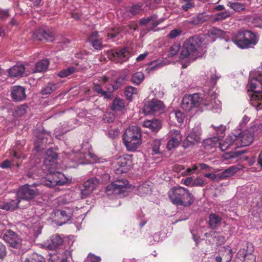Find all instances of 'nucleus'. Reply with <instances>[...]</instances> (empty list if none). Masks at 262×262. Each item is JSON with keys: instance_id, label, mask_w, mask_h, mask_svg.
I'll use <instances>...</instances> for the list:
<instances>
[{"instance_id": "1", "label": "nucleus", "mask_w": 262, "mask_h": 262, "mask_svg": "<svg viewBox=\"0 0 262 262\" xmlns=\"http://www.w3.org/2000/svg\"><path fill=\"white\" fill-rule=\"evenodd\" d=\"M204 39L200 35H196L187 39L182 45L180 58L183 62L186 59L189 63L196 58L198 50Z\"/></svg>"}, {"instance_id": "2", "label": "nucleus", "mask_w": 262, "mask_h": 262, "mask_svg": "<svg viewBox=\"0 0 262 262\" xmlns=\"http://www.w3.org/2000/svg\"><path fill=\"white\" fill-rule=\"evenodd\" d=\"M168 195L171 203L176 206L189 207L194 200L193 194L187 189L181 186L171 188Z\"/></svg>"}, {"instance_id": "3", "label": "nucleus", "mask_w": 262, "mask_h": 262, "mask_svg": "<svg viewBox=\"0 0 262 262\" xmlns=\"http://www.w3.org/2000/svg\"><path fill=\"white\" fill-rule=\"evenodd\" d=\"M122 139L128 151H136L142 144V133L140 127L138 126L127 127L123 135Z\"/></svg>"}, {"instance_id": "4", "label": "nucleus", "mask_w": 262, "mask_h": 262, "mask_svg": "<svg viewBox=\"0 0 262 262\" xmlns=\"http://www.w3.org/2000/svg\"><path fill=\"white\" fill-rule=\"evenodd\" d=\"M233 42L241 49L253 48L258 42L256 35L252 31L241 30L232 37Z\"/></svg>"}, {"instance_id": "5", "label": "nucleus", "mask_w": 262, "mask_h": 262, "mask_svg": "<svg viewBox=\"0 0 262 262\" xmlns=\"http://www.w3.org/2000/svg\"><path fill=\"white\" fill-rule=\"evenodd\" d=\"M248 85L250 91L254 94L252 95V101L257 110H262V75L250 79Z\"/></svg>"}, {"instance_id": "6", "label": "nucleus", "mask_w": 262, "mask_h": 262, "mask_svg": "<svg viewBox=\"0 0 262 262\" xmlns=\"http://www.w3.org/2000/svg\"><path fill=\"white\" fill-rule=\"evenodd\" d=\"M209 105L203 102V99L198 93L185 95L182 100L181 107L186 112L192 111L198 108L201 105Z\"/></svg>"}, {"instance_id": "7", "label": "nucleus", "mask_w": 262, "mask_h": 262, "mask_svg": "<svg viewBox=\"0 0 262 262\" xmlns=\"http://www.w3.org/2000/svg\"><path fill=\"white\" fill-rule=\"evenodd\" d=\"M128 182L126 180H117L107 185L105 188L107 195L111 194L120 195V197L125 195L128 189Z\"/></svg>"}, {"instance_id": "8", "label": "nucleus", "mask_w": 262, "mask_h": 262, "mask_svg": "<svg viewBox=\"0 0 262 262\" xmlns=\"http://www.w3.org/2000/svg\"><path fill=\"white\" fill-rule=\"evenodd\" d=\"M39 194V190L36 188V185L28 184L21 186L16 194V196L20 200H25L30 202L34 199Z\"/></svg>"}, {"instance_id": "9", "label": "nucleus", "mask_w": 262, "mask_h": 262, "mask_svg": "<svg viewBox=\"0 0 262 262\" xmlns=\"http://www.w3.org/2000/svg\"><path fill=\"white\" fill-rule=\"evenodd\" d=\"M131 56L130 51L127 47L116 49L107 52V57L115 63L122 64L127 61Z\"/></svg>"}, {"instance_id": "10", "label": "nucleus", "mask_w": 262, "mask_h": 262, "mask_svg": "<svg viewBox=\"0 0 262 262\" xmlns=\"http://www.w3.org/2000/svg\"><path fill=\"white\" fill-rule=\"evenodd\" d=\"M165 109V105L162 101L154 98L144 104L143 111L145 115H154L157 112H164Z\"/></svg>"}, {"instance_id": "11", "label": "nucleus", "mask_w": 262, "mask_h": 262, "mask_svg": "<svg viewBox=\"0 0 262 262\" xmlns=\"http://www.w3.org/2000/svg\"><path fill=\"white\" fill-rule=\"evenodd\" d=\"M231 137L234 138L236 147L248 146L253 140L252 134L247 131L242 132L238 136L232 134Z\"/></svg>"}, {"instance_id": "12", "label": "nucleus", "mask_w": 262, "mask_h": 262, "mask_svg": "<svg viewBox=\"0 0 262 262\" xmlns=\"http://www.w3.org/2000/svg\"><path fill=\"white\" fill-rule=\"evenodd\" d=\"M116 164L118 167L116 169L117 173L127 172L133 165V160L131 155H125L120 156L117 160Z\"/></svg>"}, {"instance_id": "13", "label": "nucleus", "mask_w": 262, "mask_h": 262, "mask_svg": "<svg viewBox=\"0 0 262 262\" xmlns=\"http://www.w3.org/2000/svg\"><path fill=\"white\" fill-rule=\"evenodd\" d=\"M63 177L62 173L58 171L48 173L45 178V185L49 187L63 185L65 184V181L62 180Z\"/></svg>"}, {"instance_id": "14", "label": "nucleus", "mask_w": 262, "mask_h": 262, "mask_svg": "<svg viewBox=\"0 0 262 262\" xmlns=\"http://www.w3.org/2000/svg\"><path fill=\"white\" fill-rule=\"evenodd\" d=\"M4 240L14 248H19L21 245V239L19 235L11 230H8L3 236Z\"/></svg>"}, {"instance_id": "15", "label": "nucleus", "mask_w": 262, "mask_h": 262, "mask_svg": "<svg viewBox=\"0 0 262 262\" xmlns=\"http://www.w3.org/2000/svg\"><path fill=\"white\" fill-rule=\"evenodd\" d=\"M32 38L33 40L35 41L52 42L54 40L55 34L53 32L50 30L38 29L34 32Z\"/></svg>"}, {"instance_id": "16", "label": "nucleus", "mask_w": 262, "mask_h": 262, "mask_svg": "<svg viewBox=\"0 0 262 262\" xmlns=\"http://www.w3.org/2000/svg\"><path fill=\"white\" fill-rule=\"evenodd\" d=\"M99 183V180L95 178H92L85 182L83 188L81 189V197L84 199L89 195Z\"/></svg>"}, {"instance_id": "17", "label": "nucleus", "mask_w": 262, "mask_h": 262, "mask_svg": "<svg viewBox=\"0 0 262 262\" xmlns=\"http://www.w3.org/2000/svg\"><path fill=\"white\" fill-rule=\"evenodd\" d=\"M19 203L20 200L15 195L14 199H11L8 202H0V209L7 211H13L20 207Z\"/></svg>"}, {"instance_id": "18", "label": "nucleus", "mask_w": 262, "mask_h": 262, "mask_svg": "<svg viewBox=\"0 0 262 262\" xmlns=\"http://www.w3.org/2000/svg\"><path fill=\"white\" fill-rule=\"evenodd\" d=\"M11 96L15 101H21L26 97L25 89L21 86H14L11 90Z\"/></svg>"}, {"instance_id": "19", "label": "nucleus", "mask_w": 262, "mask_h": 262, "mask_svg": "<svg viewBox=\"0 0 262 262\" xmlns=\"http://www.w3.org/2000/svg\"><path fill=\"white\" fill-rule=\"evenodd\" d=\"M143 125L152 132L157 133L162 127V122L158 119L146 120L144 121Z\"/></svg>"}, {"instance_id": "20", "label": "nucleus", "mask_w": 262, "mask_h": 262, "mask_svg": "<svg viewBox=\"0 0 262 262\" xmlns=\"http://www.w3.org/2000/svg\"><path fill=\"white\" fill-rule=\"evenodd\" d=\"M63 239L59 235H53L47 243V248L50 250H55L63 243Z\"/></svg>"}, {"instance_id": "21", "label": "nucleus", "mask_w": 262, "mask_h": 262, "mask_svg": "<svg viewBox=\"0 0 262 262\" xmlns=\"http://www.w3.org/2000/svg\"><path fill=\"white\" fill-rule=\"evenodd\" d=\"M242 168L243 166L240 165H236L230 166L222 172L221 177L223 179H226L234 175L237 171L242 169Z\"/></svg>"}, {"instance_id": "22", "label": "nucleus", "mask_w": 262, "mask_h": 262, "mask_svg": "<svg viewBox=\"0 0 262 262\" xmlns=\"http://www.w3.org/2000/svg\"><path fill=\"white\" fill-rule=\"evenodd\" d=\"M25 68L24 65L14 66L9 69V74L11 77H22Z\"/></svg>"}, {"instance_id": "23", "label": "nucleus", "mask_w": 262, "mask_h": 262, "mask_svg": "<svg viewBox=\"0 0 262 262\" xmlns=\"http://www.w3.org/2000/svg\"><path fill=\"white\" fill-rule=\"evenodd\" d=\"M47 136H49L48 134L40 133L37 136V139L35 141V148L36 150H39L43 148L42 145L47 143Z\"/></svg>"}, {"instance_id": "24", "label": "nucleus", "mask_w": 262, "mask_h": 262, "mask_svg": "<svg viewBox=\"0 0 262 262\" xmlns=\"http://www.w3.org/2000/svg\"><path fill=\"white\" fill-rule=\"evenodd\" d=\"M24 262H46L45 258L36 253H31L25 258Z\"/></svg>"}, {"instance_id": "25", "label": "nucleus", "mask_w": 262, "mask_h": 262, "mask_svg": "<svg viewBox=\"0 0 262 262\" xmlns=\"http://www.w3.org/2000/svg\"><path fill=\"white\" fill-rule=\"evenodd\" d=\"M49 64V61L48 59H43L36 63L33 69V72H42L45 71Z\"/></svg>"}, {"instance_id": "26", "label": "nucleus", "mask_w": 262, "mask_h": 262, "mask_svg": "<svg viewBox=\"0 0 262 262\" xmlns=\"http://www.w3.org/2000/svg\"><path fill=\"white\" fill-rule=\"evenodd\" d=\"M222 218L215 213H211L209 215V225L211 229H215L220 224Z\"/></svg>"}, {"instance_id": "27", "label": "nucleus", "mask_w": 262, "mask_h": 262, "mask_svg": "<svg viewBox=\"0 0 262 262\" xmlns=\"http://www.w3.org/2000/svg\"><path fill=\"white\" fill-rule=\"evenodd\" d=\"M235 144L234 138L231 137V134L223 142H219V146L222 151H225L228 149L230 147Z\"/></svg>"}, {"instance_id": "28", "label": "nucleus", "mask_w": 262, "mask_h": 262, "mask_svg": "<svg viewBox=\"0 0 262 262\" xmlns=\"http://www.w3.org/2000/svg\"><path fill=\"white\" fill-rule=\"evenodd\" d=\"M125 107L124 101L120 98H115L112 104L111 109L114 111H120Z\"/></svg>"}, {"instance_id": "29", "label": "nucleus", "mask_w": 262, "mask_h": 262, "mask_svg": "<svg viewBox=\"0 0 262 262\" xmlns=\"http://www.w3.org/2000/svg\"><path fill=\"white\" fill-rule=\"evenodd\" d=\"M203 144L205 149H210L219 144V139L216 137L207 139L203 141Z\"/></svg>"}, {"instance_id": "30", "label": "nucleus", "mask_w": 262, "mask_h": 262, "mask_svg": "<svg viewBox=\"0 0 262 262\" xmlns=\"http://www.w3.org/2000/svg\"><path fill=\"white\" fill-rule=\"evenodd\" d=\"M126 27L123 26L111 28L107 33L108 38L109 39H114L116 38L120 33L122 32H124V30L126 29Z\"/></svg>"}, {"instance_id": "31", "label": "nucleus", "mask_w": 262, "mask_h": 262, "mask_svg": "<svg viewBox=\"0 0 262 262\" xmlns=\"http://www.w3.org/2000/svg\"><path fill=\"white\" fill-rule=\"evenodd\" d=\"M164 66L163 62L160 59L156 60L150 62L148 64V67L146 69L145 71L147 73H150L152 71L158 69Z\"/></svg>"}, {"instance_id": "32", "label": "nucleus", "mask_w": 262, "mask_h": 262, "mask_svg": "<svg viewBox=\"0 0 262 262\" xmlns=\"http://www.w3.org/2000/svg\"><path fill=\"white\" fill-rule=\"evenodd\" d=\"M57 158L58 156L56 152L52 149H48L46 153L44 163L46 165H47L48 162H54Z\"/></svg>"}, {"instance_id": "33", "label": "nucleus", "mask_w": 262, "mask_h": 262, "mask_svg": "<svg viewBox=\"0 0 262 262\" xmlns=\"http://www.w3.org/2000/svg\"><path fill=\"white\" fill-rule=\"evenodd\" d=\"M57 259L56 262H70V259L71 258V252L68 250H65L61 253L58 254Z\"/></svg>"}, {"instance_id": "34", "label": "nucleus", "mask_w": 262, "mask_h": 262, "mask_svg": "<svg viewBox=\"0 0 262 262\" xmlns=\"http://www.w3.org/2000/svg\"><path fill=\"white\" fill-rule=\"evenodd\" d=\"M138 191L141 195L149 194L151 192V186L147 183H143L138 187Z\"/></svg>"}, {"instance_id": "35", "label": "nucleus", "mask_w": 262, "mask_h": 262, "mask_svg": "<svg viewBox=\"0 0 262 262\" xmlns=\"http://www.w3.org/2000/svg\"><path fill=\"white\" fill-rule=\"evenodd\" d=\"M144 79V75L142 72H137L132 75L130 80L134 84L139 85Z\"/></svg>"}, {"instance_id": "36", "label": "nucleus", "mask_w": 262, "mask_h": 262, "mask_svg": "<svg viewBox=\"0 0 262 262\" xmlns=\"http://www.w3.org/2000/svg\"><path fill=\"white\" fill-rule=\"evenodd\" d=\"M93 90L99 96H103L105 98L108 97L107 92L103 90L102 86L99 84L94 83L93 84Z\"/></svg>"}, {"instance_id": "37", "label": "nucleus", "mask_w": 262, "mask_h": 262, "mask_svg": "<svg viewBox=\"0 0 262 262\" xmlns=\"http://www.w3.org/2000/svg\"><path fill=\"white\" fill-rule=\"evenodd\" d=\"M181 48L180 44L179 42H174L169 48L168 52V56L172 57L174 56L179 51Z\"/></svg>"}, {"instance_id": "38", "label": "nucleus", "mask_w": 262, "mask_h": 262, "mask_svg": "<svg viewBox=\"0 0 262 262\" xmlns=\"http://www.w3.org/2000/svg\"><path fill=\"white\" fill-rule=\"evenodd\" d=\"M57 85L55 83H49L41 90V93L43 95L49 94L56 90Z\"/></svg>"}, {"instance_id": "39", "label": "nucleus", "mask_w": 262, "mask_h": 262, "mask_svg": "<svg viewBox=\"0 0 262 262\" xmlns=\"http://www.w3.org/2000/svg\"><path fill=\"white\" fill-rule=\"evenodd\" d=\"M75 71L76 68L73 67H70L66 69L60 71L58 73V76L61 78H64L74 73Z\"/></svg>"}, {"instance_id": "40", "label": "nucleus", "mask_w": 262, "mask_h": 262, "mask_svg": "<svg viewBox=\"0 0 262 262\" xmlns=\"http://www.w3.org/2000/svg\"><path fill=\"white\" fill-rule=\"evenodd\" d=\"M231 15L230 13L228 11L221 12L216 14L213 17L214 21H219L225 19L226 18L230 17Z\"/></svg>"}, {"instance_id": "41", "label": "nucleus", "mask_w": 262, "mask_h": 262, "mask_svg": "<svg viewBox=\"0 0 262 262\" xmlns=\"http://www.w3.org/2000/svg\"><path fill=\"white\" fill-rule=\"evenodd\" d=\"M169 137L170 139H177L180 142H181L182 139V136L181 134L180 131L175 129H172L170 131L169 134Z\"/></svg>"}, {"instance_id": "42", "label": "nucleus", "mask_w": 262, "mask_h": 262, "mask_svg": "<svg viewBox=\"0 0 262 262\" xmlns=\"http://www.w3.org/2000/svg\"><path fill=\"white\" fill-rule=\"evenodd\" d=\"M181 142L178 140L169 139L167 143L166 147L168 150H171L177 148L180 145Z\"/></svg>"}, {"instance_id": "43", "label": "nucleus", "mask_w": 262, "mask_h": 262, "mask_svg": "<svg viewBox=\"0 0 262 262\" xmlns=\"http://www.w3.org/2000/svg\"><path fill=\"white\" fill-rule=\"evenodd\" d=\"M161 144V140L155 139L151 143L152 150L155 154L160 153V146Z\"/></svg>"}, {"instance_id": "44", "label": "nucleus", "mask_w": 262, "mask_h": 262, "mask_svg": "<svg viewBox=\"0 0 262 262\" xmlns=\"http://www.w3.org/2000/svg\"><path fill=\"white\" fill-rule=\"evenodd\" d=\"M189 139L191 140L194 144L199 143L201 141V138L200 134H196L195 132H192L188 136Z\"/></svg>"}, {"instance_id": "45", "label": "nucleus", "mask_w": 262, "mask_h": 262, "mask_svg": "<svg viewBox=\"0 0 262 262\" xmlns=\"http://www.w3.org/2000/svg\"><path fill=\"white\" fill-rule=\"evenodd\" d=\"M137 89L132 86H128L125 89V95L128 100L132 99V95L136 94Z\"/></svg>"}, {"instance_id": "46", "label": "nucleus", "mask_w": 262, "mask_h": 262, "mask_svg": "<svg viewBox=\"0 0 262 262\" xmlns=\"http://www.w3.org/2000/svg\"><path fill=\"white\" fill-rule=\"evenodd\" d=\"M244 150H236L234 151H230L228 153H227L225 155V158L226 159H229V158H234L238 157L240 155H243L244 154Z\"/></svg>"}, {"instance_id": "47", "label": "nucleus", "mask_w": 262, "mask_h": 262, "mask_svg": "<svg viewBox=\"0 0 262 262\" xmlns=\"http://www.w3.org/2000/svg\"><path fill=\"white\" fill-rule=\"evenodd\" d=\"M92 46L97 50H100L102 49L103 47V45L102 43V39L100 38L99 39L95 40L94 41L91 42Z\"/></svg>"}, {"instance_id": "48", "label": "nucleus", "mask_w": 262, "mask_h": 262, "mask_svg": "<svg viewBox=\"0 0 262 262\" xmlns=\"http://www.w3.org/2000/svg\"><path fill=\"white\" fill-rule=\"evenodd\" d=\"M27 106L25 105H22L18 107L15 110V115L18 116H21L26 113V109Z\"/></svg>"}, {"instance_id": "49", "label": "nucleus", "mask_w": 262, "mask_h": 262, "mask_svg": "<svg viewBox=\"0 0 262 262\" xmlns=\"http://www.w3.org/2000/svg\"><path fill=\"white\" fill-rule=\"evenodd\" d=\"M179 123H182L184 120V115L180 110H174L172 112Z\"/></svg>"}, {"instance_id": "50", "label": "nucleus", "mask_w": 262, "mask_h": 262, "mask_svg": "<svg viewBox=\"0 0 262 262\" xmlns=\"http://www.w3.org/2000/svg\"><path fill=\"white\" fill-rule=\"evenodd\" d=\"M182 33V31L179 29L172 30L168 34L169 38L171 39L174 38L179 36Z\"/></svg>"}, {"instance_id": "51", "label": "nucleus", "mask_w": 262, "mask_h": 262, "mask_svg": "<svg viewBox=\"0 0 262 262\" xmlns=\"http://www.w3.org/2000/svg\"><path fill=\"white\" fill-rule=\"evenodd\" d=\"M252 23L255 27L262 28V18L255 17L253 18Z\"/></svg>"}, {"instance_id": "52", "label": "nucleus", "mask_w": 262, "mask_h": 262, "mask_svg": "<svg viewBox=\"0 0 262 262\" xmlns=\"http://www.w3.org/2000/svg\"><path fill=\"white\" fill-rule=\"evenodd\" d=\"M194 143L187 137L182 143V146L185 148L192 147L194 145Z\"/></svg>"}, {"instance_id": "53", "label": "nucleus", "mask_w": 262, "mask_h": 262, "mask_svg": "<svg viewBox=\"0 0 262 262\" xmlns=\"http://www.w3.org/2000/svg\"><path fill=\"white\" fill-rule=\"evenodd\" d=\"M141 11V6L139 5H134L130 8V12L134 15L139 14Z\"/></svg>"}, {"instance_id": "54", "label": "nucleus", "mask_w": 262, "mask_h": 262, "mask_svg": "<svg viewBox=\"0 0 262 262\" xmlns=\"http://www.w3.org/2000/svg\"><path fill=\"white\" fill-rule=\"evenodd\" d=\"M10 16L9 11L8 9H0V20H4Z\"/></svg>"}, {"instance_id": "55", "label": "nucleus", "mask_w": 262, "mask_h": 262, "mask_svg": "<svg viewBox=\"0 0 262 262\" xmlns=\"http://www.w3.org/2000/svg\"><path fill=\"white\" fill-rule=\"evenodd\" d=\"M100 37L98 34V32L97 31L93 32L90 35L88 40L90 42L99 39Z\"/></svg>"}, {"instance_id": "56", "label": "nucleus", "mask_w": 262, "mask_h": 262, "mask_svg": "<svg viewBox=\"0 0 262 262\" xmlns=\"http://www.w3.org/2000/svg\"><path fill=\"white\" fill-rule=\"evenodd\" d=\"M149 17H151V20L149 22L151 25V28L153 29L158 26L159 24V22L157 20V16L156 15H153L149 16Z\"/></svg>"}, {"instance_id": "57", "label": "nucleus", "mask_w": 262, "mask_h": 262, "mask_svg": "<svg viewBox=\"0 0 262 262\" xmlns=\"http://www.w3.org/2000/svg\"><path fill=\"white\" fill-rule=\"evenodd\" d=\"M230 7L236 11H239L243 9V5L238 3H232L230 4Z\"/></svg>"}, {"instance_id": "58", "label": "nucleus", "mask_w": 262, "mask_h": 262, "mask_svg": "<svg viewBox=\"0 0 262 262\" xmlns=\"http://www.w3.org/2000/svg\"><path fill=\"white\" fill-rule=\"evenodd\" d=\"M6 255V248L5 245L0 242V259L3 258Z\"/></svg>"}, {"instance_id": "59", "label": "nucleus", "mask_w": 262, "mask_h": 262, "mask_svg": "<svg viewBox=\"0 0 262 262\" xmlns=\"http://www.w3.org/2000/svg\"><path fill=\"white\" fill-rule=\"evenodd\" d=\"M222 31L221 30L217 29L215 28H212L208 31V33L210 35L214 36L220 35L222 34Z\"/></svg>"}, {"instance_id": "60", "label": "nucleus", "mask_w": 262, "mask_h": 262, "mask_svg": "<svg viewBox=\"0 0 262 262\" xmlns=\"http://www.w3.org/2000/svg\"><path fill=\"white\" fill-rule=\"evenodd\" d=\"M204 185V180L203 179L197 178L194 180L192 186H203Z\"/></svg>"}, {"instance_id": "61", "label": "nucleus", "mask_w": 262, "mask_h": 262, "mask_svg": "<svg viewBox=\"0 0 262 262\" xmlns=\"http://www.w3.org/2000/svg\"><path fill=\"white\" fill-rule=\"evenodd\" d=\"M182 181L183 182V184L187 186H192V184L194 181L191 177H187L185 179H182Z\"/></svg>"}, {"instance_id": "62", "label": "nucleus", "mask_w": 262, "mask_h": 262, "mask_svg": "<svg viewBox=\"0 0 262 262\" xmlns=\"http://www.w3.org/2000/svg\"><path fill=\"white\" fill-rule=\"evenodd\" d=\"M151 17H149L147 18H142L139 21L140 25L141 26H145L147 25V24L149 23L150 21L151 20Z\"/></svg>"}, {"instance_id": "63", "label": "nucleus", "mask_w": 262, "mask_h": 262, "mask_svg": "<svg viewBox=\"0 0 262 262\" xmlns=\"http://www.w3.org/2000/svg\"><path fill=\"white\" fill-rule=\"evenodd\" d=\"M194 7V5H193V3H192V2H186V3L184 5H183L182 6V9L186 11H187L189 9L192 8Z\"/></svg>"}, {"instance_id": "64", "label": "nucleus", "mask_w": 262, "mask_h": 262, "mask_svg": "<svg viewBox=\"0 0 262 262\" xmlns=\"http://www.w3.org/2000/svg\"><path fill=\"white\" fill-rule=\"evenodd\" d=\"M11 165L10 161L6 160L1 164L0 166L3 168H7L10 167Z\"/></svg>"}]
</instances>
